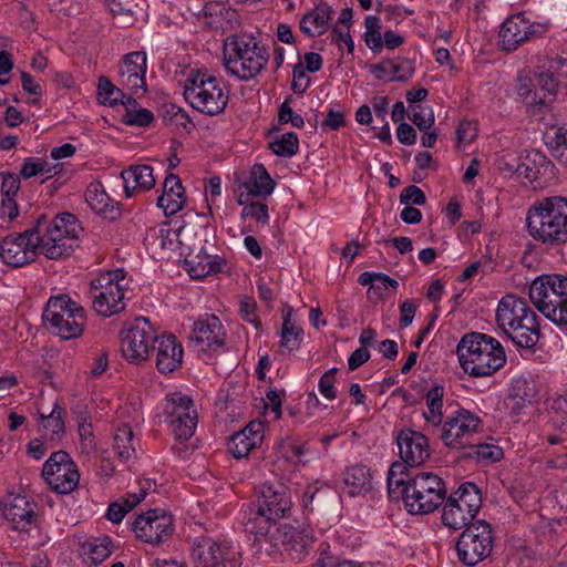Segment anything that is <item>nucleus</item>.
Segmentation results:
<instances>
[{
  "instance_id": "1",
  "label": "nucleus",
  "mask_w": 567,
  "mask_h": 567,
  "mask_svg": "<svg viewBox=\"0 0 567 567\" xmlns=\"http://www.w3.org/2000/svg\"><path fill=\"white\" fill-rule=\"evenodd\" d=\"M292 506L291 495L286 485H260L254 506L245 512V532L254 536L255 542L272 547L282 546L285 550L292 551L300 558L313 542V533L306 524L281 523L291 515Z\"/></svg>"
},
{
  "instance_id": "2",
  "label": "nucleus",
  "mask_w": 567,
  "mask_h": 567,
  "mask_svg": "<svg viewBox=\"0 0 567 567\" xmlns=\"http://www.w3.org/2000/svg\"><path fill=\"white\" fill-rule=\"evenodd\" d=\"M525 229L546 247L567 244V198L553 196L533 203L526 212Z\"/></svg>"
},
{
  "instance_id": "3",
  "label": "nucleus",
  "mask_w": 567,
  "mask_h": 567,
  "mask_svg": "<svg viewBox=\"0 0 567 567\" xmlns=\"http://www.w3.org/2000/svg\"><path fill=\"white\" fill-rule=\"evenodd\" d=\"M498 328L519 348L533 349L539 341L537 315L515 295L504 296L496 308Z\"/></svg>"
},
{
  "instance_id": "4",
  "label": "nucleus",
  "mask_w": 567,
  "mask_h": 567,
  "mask_svg": "<svg viewBox=\"0 0 567 567\" xmlns=\"http://www.w3.org/2000/svg\"><path fill=\"white\" fill-rule=\"evenodd\" d=\"M268 61L267 48L252 34H235L228 37L224 42V68L229 75L238 80L254 79Z\"/></svg>"
},
{
  "instance_id": "5",
  "label": "nucleus",
  "mask_w": 567,
  "mask_h": 567,
  "mask_svg": "<svg viewBox=\"0 0 567 567\" xmlns=\"http://www.w3.org/2000/svg\"><path fill=\"white\" fill-rule=\"evenodd\" d=\"M457 354L462 369L472 377L492 375L506 362L502 344L496 339L477 332L462 338Z\"/></svg>"
},
{
  "instance_id": "6",
  "label": "nucleus",
  "mask_w": 567,
  "mask_h": 567,
  "mask_svg": "<svg viewBox=\"0 0 567 567\" xmlns=\"http://www.w3.org/2000/svg\"><path fill=\"white\" fill-rule=\"evenodd\" d=\"M184 97L194 110L215 116L226 109L229 93L223 79L206 70H190L184 83Z\"/></svg>"
},
{
  "instance_id": "7",
  "label": "nucleus",
  "mask_w": 567,
  "mask_h": 567,
  "mask_svg": "<svg viewBox=\"0 0 567 567\" xmlns=\"http://www.w3.org/2000/svg\"><path fill=\"white\" fill-rule=\"evenodd\" d=\"M534 307L557 326H567V277L549 274L535 278L528 289Z\"/></svg>"
},
{
  "instance_id": "8",
  "label": "nucleus",
  "mask_w": 567,
  "mask_h": 567,
  "mask_svg": "<svg viewBox=\"0 0 567 567\" xmlns=\"http://www.w3.org/2000/svg\"><path fill=\"white\" fill-rule=\"evenodd\" d=\"M559 85L567 87V63L560 60L551 62L548 69L533 78L519 75L516 91L526 104L544 106L556 99Z\"/></svg>"
},
{
  "instance_id": "9",
  "label": "nucleus",
  "mask_w": 567,
  "mask_h": 567,
  "mask_svg": "<svg viewBox=\"0 0 567 567\" xmlns=\"http://www.w3.org/2000/svg\"><path fill=\"white\" fill-rule=\"evenodd\" d=\"M130 286L131 279L124 269H113L97 275L90 284L93 309L106 318L120 313L126 307Z\"/></svg>"
},
{
  "instance_id": "10",
  "label": "nucleus",
  "mask_w": 567,
  "mask_h": 567,
  "mask_svg": "<svg viewBox=\"0 0 567 567\" xmlns=\"http://www.w3.org/2000/svg\"><path fill=\"white\" fill-rule=\"evenodd\" d=\"M42 227L40 231L41 254L49 259H59L69 256L76 246L81 230L78 219L73 214L63 213L48 221L41 216Z\"/></svg>"
},
{
  "instance_id": "11",
  "label": "nucleus",
  "mask_w": 567,
  "mask_h": 567,
  "mask_svg": "<svg viewBox=\"0 0 567 567\" xmlns=\"http://www.w3.org/2000/svg\"><path fill=\"white\" fill-rule=\"evenodd\" d=\"M445 497L442 478L430 472H421L409 478L402 488V498L410 514L423 515L433 513Z\"/></svg>"
},
{
  "instance_id": "12",
  "label": "nucleus",
  "mask_w": 567,
  "mask_h": 567,
  "mask_svg": "<svg viewBox=\"0 0 567 567\" xmlns=\"http://www.w3.org/2000/svg\"><path fill=\"white\" fill-rule=\"evenodd\" d=\"M43 320L54 333L68 340L82 334L86 317L81 305L66 295H59L49 299Z\"/></svg>"
},
{
  "instance_id": "13",
  "label": "nucleus",
  "mask_w": 567,
  "mask_h": 567,
  "mask_svg": "<svg viewBox=\"0 0 567 567\" xmlns=\"http://www.w3.org/2000/svg\"><path fill=\"white\" fill-rule=\"evenodd\" d=\"M190 558L195 567H241L243 553L238 545L221 537L198 536L193 540Z\"/></svg>"
},
{
  "instance_id": "14",
  "label": "nucleus",
  "mask_w": 567,
  "mask_h": 567,
  "mask_svg": "<svg viewBox=\"0 0 567 567\" xmlns=\"http://www.w3.org/2000/svg\"><path fill=\"white\" fill-rule=\"evenodd\" d=\"M163 414L179 441H186L195 433L198 415L193 400L181 392L166 394L162 402Z\"/></svg>"
},
{
  "instance_id": "15",
  "label": "nucleus",
  "mask_w": 567,
  "mask_h": 567,
  "mask_svg": "<svg viewBox=\"0 0 567 567\" xmlns=\"http://www.w3.org/2000/svg\"><path fill=\"white\" fill-rule=\"evenodd\" d=\"M42 223V219H38L34 228L3 238L0 244V257L3 262L12 267H22L35 260L37 255L41 252Z\"/></svg>"
},
{
  "instance_id": "16",
  "label": "nucleus",
  "mask_w": 567,
  "mask_h": 567,
  "mask_svg": "<svg viewBox=\"0 0 567 567\" xmlns=\"http://www.w3.org/2000/svg\"><path fill=\"white\" fill-rule=\"evenodd\" d=\"M41 475L50 488L58 494H70L80 483V470L65 451L53 452L42 465Z\"/></svg>"
},
{
  "instance_id": "17",
  "label": "nucleus",
  "mask_w": 567,
  "mask_h": 567,
  "mask_svg": "<svg viewBox=\"0 0 567 567\" xmlns=\"http://www.w3.org/2000/svg\"><path fill=\"white\" fill-rule=\"evenodd\" d=\"M156 332L145 317L136 318L120 334L122 355L131 363H141L150 358Z\"/></svg>"
},
{
  "instance_id": "18",
  "label": "nucleus",
  "mask_w": 567,
  "mask_h": 567,
  "mask_svg": "<svg viewBox=\"0 0 567 567\" xmlns=\"http://www.w3.org/2000/svg\"><path fill=\"white\" fill-rule=\"evenodd\" d=\"M493 549V534L485 522L467 527L456 543L458 559L466 566H475L484 560Z\"/></svg>"
},
{
  "instance_id": "19",
  "label": "nucleus",
  "mask_w": 567,
  "mask_h": 567,
  "mask_svg": "<svg viewBox=\"0 0 567 567\" xmlns=\"http://www.w3.org/2000/svg\"><path fill=\"white\" fill-rule=\"evenodd\" d=\"M480 416L466 409L458 408L452 411L439 430L440 439L444 445L452 449H463L467 446L474 434L481 426Z\"/></svg>"
},
{
  "instance_id": "20",
  "label": "nucleus",
  "mask_w": 567,
  "mask_h": 567,
  "mask_svg": "<svg viewBox=\"0 0 567 567\" xmlns=\"http://www.w3.org/2000/svg\"><path fill=\"white\" fill-rule=\"evenodd\" d=\"M205 229L197 223H184L177 228H161V247L177 251L181 257L187 258L196 251H203L205 246Z\"/></svg>"
},
{
  "instance_id": "21",
  "label": "nucleus",
  "mask_w": 567,
  "mask_h": 567,
  "mask_svg": "<svg viewBox=\"0 0 567 567\" xmlns=\"http://www.w3.org/2000/svg\"><path fill=\"white\" fill-rule=\"evenodd\" d=\"M132 529L140 540L158 545L167 540L174 533V522L171 514L163 509H151L138 515Z\"/></svg>"
},
{
  "instance_id": "22",
  "label": "nucleus",
  "mask_w": 567,
  "mask_h": 567,
  "mask_svg": "<svg viewBox=\"0 0 567 567\" xmlns=\"http://www.w3.org/2000/svg\"><path fill=\"white\" fill-rule=\"evenodd\" d=\"M147 56L144 51L125 54L118 68V85L130 95L142 97L147 93Z\"/></svg>"
},
{
  "instance_id": "23",
  "label": "nucleus",
  "mask_w": 567,
  "mask_h": 567,
  "mask_svg": "<svg viewBox=\"0 0 567 567\" xmlns=\"http://www.w3.org/2000/svg\"><path fill=\"white\" fill-rule=\"evenodd\" d=\"M546 30V24L532 22L523 13L514 14L507 18L502 24L499 31L502 49L505 51H514L524 42L543 34Z\"/></svg>"
},
{
  "instance_id": "24",
  "label": "nucleus",
  "mask_w": 567,
  "mask_h": 567,
  "mask_svg": "<svg viewBox=\"0 0 567 567\" xmlns=\"http://www.w3.org/2000/svg\"><path fill=\"white\" fill-rule=\"evenodd\" d=\"M508 169L522 178L525 184L534 185V187H542L548 178L554 176L553 163L539 151H530L520 155L517 166L515 168L511 166Z\"/></svg>"
},
{
  "instance_id": "25",
  "label": "nucleus",
  "mask_w": 567,
  "mask_h": 567,
  "mask_svg": "<svg viewBox=\"0 0 567 567\" xmlns=\"http://www.w3.org/2000/svg\"><path fill=\"white\" fill-rule=\"evenodd\" d=\"M192 340L198 351L216 352L225 344L226 331L218 317L205 315L194 322Z\"/></svg>"
},
{
  "instance_id": "26",
  "label": "nucleus",
  "mask_w": 567,
  "mask_h": 567,
  "mask_svg": "<svg viewBox=\"0 0 567 567\" xmlns=\"http://www.w3.org/2000/svg\"><path fill=\"white\" fill-rule=\"evenodd\" d=\"M35 507L25 495L10 494L1 504V513L13 529L27 530L37 520Z\"/></svg>"
},
{
  "instance_id": "27",
  "label": "nucleus",
  "mask_w": 567,
  "mask_h": 567,
  "mask_svg": "<svg viewBox=\"0 0 567 567\" xmlns=\"http://www.w3.org/2000/svg\"><path fill=\"white\" fill-rule=\"evenodd\" d=\"M155 364L161 373L174 372L182 365L184 350L176 337L171 333L156 336L152 351Z\"/></svg>"
},
{
  "instance_id": "28",
  "label": "nucleus",
  "mask_w": 567,
  "mask_h": 567,
  "mask_svg": "<svg viewBox=\"0 0 567 567\" xmlns=\"http://www.w3.org/2000/svg\"><path fill=\"white\" fill-rule=\"evenodd\" d=\"M237 194L258 199L268 198L275 190L276 183L262 164H254L249 172L237 179Z\"/></svg>"
},
{
  "instance_id": "29",
  "label": "nucleus",
  "mask_w": 567,
  "mask_h": 567,
  "mask_svg": "<svg viewBox=\"0 0 567 567\" xmlns=\"http://www.w3.org/2000/svg\"><path fill=\"white\" fill-rule=\"evenodd\" d=\"M398 447L404 464L422 465L430 457V445L426 436L415 431H403L398 436Z\"/></svg>"
},
{
  "instance_id": "30",
  "label": "nucleus",
  "mask_w": 567,
  "mask_h": 567,
  "mask_svg": "<svg viewBox=\"0 0 567 567\" xmlns=\"http://www.w3.org/2000/svg\"><path fill=\"white\" fill-rule=\"evenodd\" d=\"M265 425L262 421H250L243 430L236 432L228 442V451L236 458H244L261 445Z\"/></svg>"
},
{
  "instance_id": "31",
  "label": "nucleus",
  "mask_w": 567,
  "mask_h": 567,
  "mask_svg": "<svg viewBox=\"0 0 567 567\" xmlns=\"http://www.w3.org/2000/svg\"><path fill=\"white\" fill-rule=\"evenodd\" d=\"M371 75L383 82H406L415 72L413 63L408 59H385L369 66Z\"/></svg>"
},
{
  "instance_id": "32",
  "label": "nucleus",
  "mask_w": 567,
  "mask_h": 567,
  "mask_svg": "<svg viewBox=\"0 0 567 567\" xmlns=\"http://www.w3.org/2000/svg\"><path fill=\"white\" fill-rule=\"evenodd\" d=\"M445 389L435 384L424 395L425 406L422 412L424 429L426 431H439L445 421L444 412Z\"/></svg>"
},
{
  "instance_id": "33",
  "label": "nucleus",
  "mask_w": 567,
  "mask_h": 567,
  "mask_svg": "<svg viewBox=\"0 0 567 567\" xmlns=\"http://www.w3.org/2000/svg\"><path fill=\"white\" fill-rule=\"evenodd\" d=\"M186 202L185 189L179 177L168 174L163 184L162 195L157 199V206L166 216H172L183 210Z\"/></svg>"
},
{
  "instance_id": "34",
  "label": "nucleus",
  "mask_w": 567,
  "mask_h": 567,
  "mask_svg": "<svg viewBox=\"0 0 567 567\" xmlns=\"http://www.w3.org/2000/svg\"><path fill=\"white\" fill-rule=\"evenodd\" d=\"M184 266L192 278L200 279L220 272L225 266V259L207 252L204 248L203 251H196L185 258Z\"/></svg>"
},
{
  "instance_id": "35",
  "label": "nucleus",
  "mask_w": 567,
  "mask_h": 567,
  "mask_svg": "<svg viewBox=\"0 0 567 567\" xmlns=\"http://www.w3.org/2000/svg\"><path fill=\"white\" fill-rule=\"evenodd\" d=\"M124 181V189L127 197L134 196L136 193H143L155 186L156 179L153 168L150 165L140 164L132 165L122 173Z\"/></svg>"
},
{
  "instance_id": "36",
  "label": "nucleus",
  "mask_w": 567,
  "mask_h": 567,
  "mask_svg": "<svg viewBox=\"0 0 567 567\" xmlns=\"http://www.w3.org/2000/svg\"><path fill=\"white\" fill-rule=\"evenodd\" d=\"M344 491L351 496L365 495L372 489V474L365 465H352L343 472Z\"/></svg>"
},
{
  "instance_id": "37",
  "label": "nucleus",
  "mask_w": 567,
  "mask_h": 567,
  "mask_svg": "<svg viewBox=\"0 0 567 567\" xmlns=\"http://www.w3.org/2000/svg\"><path fill=\"white\" fill-rule=\"evenodd\" d=\"M332 17L333 10L330 6L318 4L301 18L300 29L309 37L321 35L327 31Z\"/></svg>"
},
{
  "instance_id": "38",
  "label": "nucleus",
  "mask_w": 567,
  "mask_h": 567,
  "mask_svg": "<svg viewBox=\"0 0 567 567\" xmlns=\"http://www.w3.org/2000/svg\"><path fill=\"white\" fill-rule=\"evenodd\" d=\"M87 205L96 214L109 218H115L118 214L117 203L105 192L101 183H91L85 192Z\"/></svg>"
},
{
  "instance_id": "39",
  "label": "nucleus",
  "mask_w": 567,
  "mask_h": 567,
  "mask_svg": "<svg viewBox=\"0 0 567 567\" xmlns=\"http://www.w3.org/2000/svg\"><path fill=\"white\" fill-rule=\"evenodd\" d=\"M64 410L55 403L52 411L45 415L41 413L38 427L41 435L48 441H60L65 433Z\"/></svg>"
},
{
  "instance_id": "40",
  "label": "nucleus",
  "mask_w": 567,
  "mask_h": 567,
  "mask_svg": "<svg viewBox=\"0 0 567 567\" xmlns=\"http://www.w3.org/2000/svg\"><path fill=\"white\" fill-rule=\"evenodd\" d=\"M115 549L110 536L103 535L84 542L81 545V555L89 565H99L104 561Z\"/></svg>"
},
{
  "instance_id": "41",
  "label": "nucleus",
  "mask_w": 567,
  "mask_h": 567,
  "mask_svg": "<svg viewBox=\"0 0 567 567\" xmlns=\"http://www.w3.org/2000/svg\"><path fill=\"white\" fill-rule=\"evenodd\" d=\"M474 515L458 503L454 496H450L442 509V522L451 529H461L474 519Z\"/></svg>"
},
{
  "instance_id": "42",
  "label": "nucleus",
  "mask_w": 567,
  "mask_h": 567,
  "mask_svg": "<svg viewBox=\"0 0 567 567\" xmlns=\"http://www.w3.org/2000/svg\"><path fill=\"white\" fill-rule=\"evenodd\" d=\"M137 442L138 441L128 424L123 423L116 427L113 440V447L122 461L127 462L136 457Z\"/></svg>"
},
{
  "instance_id": "43",
  "label": "nucleus",
  "mask_w": 567,
  "mask_h": 567,
  "mask_svg": "<svg viewBox=\"0 0 567 567\" xmlns=\"http://www.w3.org/2000/svg\"><path fill=\"white\" fill-rule=\"evenodd\" d=\"M264 200L265 199L245 197L243 194H237V203L243 206L240 217L243 219H252L260 226H267L270 216L268 205L264 203Z\"/></svg>"
},
{
  "instance_id": "44",
  "label": "nucleus",
  "mask_w": 567,
  "mask_h": 567,
  "mask_svg": "<svg viewBox=\"0 0 567 567\" xmlns=\"http://www.w3.org/2000/svg\"><path fill=\"white\" fill-rule=\"evenodd\" d=\"M291 317L292 309L290 308L284 316L280 336V346L288 352L297 351L300 348L303 338L302 327L299 323L293 322Z\"/></svg>"
},
{
  "instance_id": "45",
  "label": "nucleus",
  "mask_w": 567,
  "mask_h": 567,
  "mask_svg": "<svg viewBox=\"0 0 567 567\" xmlns=\"http://www.w3.org/2000/svg\"><path fill=\"white\" fill-rule=\"evenodd\" d=\"M204 18L205 23L212 28V29H220L226 30L229 24L230 20L234 16H236L235 10L226 7L224 3L220 2H209L207 3L204 9Z\"/></svg>"
},
{
  "instance_id": "46",
  "label": "nucleus",
  "mask_w": 567,
  "mask_h": 567,
  "mask_svg": "<svg viewBox=\"0 0 567 567\" xmlns=\"http://www.w3.org/2000/svg\"><path fill=\"white\" fill-rule=\"evenodd\" d=\"M511 396L519 406L536 402L538 400L536 382L523 377L514 378L511 382Z\"/></svg>"
},
{
  "instance_id": "47",
  "label": "nucleus",
  "mask_w": 567,
  "mask_h": 567,
  "mask_svg": "<svg viewBox=\"0 0 567 567\" xmlns=\"http://www.w3.org/2000/svg\"><path fill=\"white\" fill-rule=\"evenodd\" d=\"M358 282L365 287L369 286L378 297H383L389 288L396 289L399 282L383 272L364 271L358 277Z\"/></svg>"
},
{
  "instance_id": "48",
  "label": "nucleus",
  "mask_w": 567,
  "mask_h": 567,
  "mask_svg": "<svg viewBox=\"0 0 567 567\" xmlns=\"http://www.w3.org/2000/svg\"><path fill=\"white\" fill-rule=\"evenodd\" d=\"M122 104L125 106V113L123 115V121L125 124L131 126L145 127L153 122V113L147 109L137 107V102L132 97V95L126 97V101H122Z\"/></svg>"
},
{
  "instance_id": "49",
  "label": "nucleus",
  "mask_w": 567,
  "mask_h": 567,
  "mask_svg": "<svg viewBox=\"0 0 567 567\" xmlns=\"http://www.w3.org/2000/svg\"><path fill=\"white\" fill-rule=\"evenodd\" d=\"M452 496H454L455 499L464 506V508L476 516L482 505V495L475 484L471 482L462 484L457 491L452 494Z\"/></svg>"
},
{
  "instance_id": "50",
  "label": "nucleus",
  "mask_w": 567,
  "mask_h": 567,
  "mask_svg": "<svg viewBox=\"0 0 567 567\" xmlns=\"http://www.w3.org/2000/svg\"><path fill=\"white\" fill-rule=\"evenodd\" d=\"M381 29L382 24L379 17L369 14L364 18L363 40L373 53H380L383 49Z\"/></svg>"
},
{
  "instance_id": "51",
  "label": "nucleus",
  "mask_w": 567,
  "mask_h": 567,
  "mask_svg": "<svg viewBox=\"0 0 567 567\" xmlns=\"http://www.w3.org/2000/svg\"><path fill=\"white\" fill-rule=\"evenodd\" d=\"M145 495L146 493L141 491L138 494L130 495L123 501L110 504L106 511V518L115 524L121 523L125 515L145 498Z\"/></svg>"
},
{
  "instance_id": "52",
  "label": "nucleus",
  "mask_w": 567,
  "mask_h": 567,
  "mask_svg": "<svg viewBox=\"0 0 567 567\" xmlns=\"http://www.w3.org/2000/svg\"><path fill=\"white\" fill-rule=\"evenodd\" d=\"M99 95L104 104L113 105L117 101H126L131 95L122 87L114 85L109 78L99 79Z\"/></svg>"
},
{
  "instance_id": "53",
  "label": "nucleus",
  "mask_w": 567,
  "mask_h": 567,
  "mask_svg": "<svg viewBox=\"0 0 567 567\" xmlns=\"http://www.w3.org/2000/svg\"><path fill=\"white\" fill-rule=\"evenodd\" d=\"M299 141L293 132L284 133L270 143V150L278 156L291 157L298 152Z\"/></svg>"
},
{
  "instance_id": "54",
  "label": "nucleus",
  "mask_w": 567,
  "mask_h": 567,
  "mask_svg": "<svg viewBox=\"0 0 567 567\" xmlns=\"http://www.w3.org/2000/svg\"><path fill=\"white\" fill-rule=\"evenodd\" d=\"M547 145L551 155L567 166V130L559 127L548 137Z\"/></svg>"
},
{
  "instance_id": "55",
  "label": "nucleus",
  "mask_w": 567,
  "mask_h": 567,
  "mask_svg": "<svg viewBox=\"0 0 567 567\" xmlns=\"http://www.w3.org/2000/svg\"><path fill=\"white\" fill-rule=\"evenodd\" d=\"M406 466L404 463L394 462L388 471V488L390 493H401L402 488L405 487L406 480Z\"/></svg>"
},
{
  "instance_id": "56",
  "label": "nucleus",
  "mask_w": 567,
  "mask_h": 567,
  "mask_svg": "<svg viewBox=\"0 0 567 567\" xmlns=\"http://www.w3.org/2000/svg\"><path fill=\"white\" fill-rule=\"evenodd\" d=\"M410 120L419 130H430L434 125V112L431 106L421 104L410 107Z\"/></svg>"
},
{
  "instance_id": "57",
  "label": "nucleus",
  "mask_w": 567,
  "mask_h": 567,
  "mask_svg": "<svg viewBox=\"0 0 567 567\" xmlns=\"http://www.w3.org/2000/svg\"><path fill=\"white\" fill-rule=\"evenodd\" d=\"M477 136L476 123L468 120H463L458 123L456 128V142L458 147H466Z\"/></svg>"
},
{
  "instance_id": "58",
  "label": "nucleus",
  "mask_w": 567,
  "mask_h": 567,
  "mask_svg": "<svg viewBox=\"0 0 567 567\" xmlns=\"http://www.w3.org/2000/svg\"><path fill=\"white\" fill-rule=\"evenodd\" d=\"M86 413L82 414L78 424V433L81 440V447L83 452H90L94 449V435L92 424L87 421Z\"/></svg>"
},
{
  "instance_id": "59",
  "label": "nucleus",
  "mask_w": 567,
  "mask_h": 567,
  "mask_svg": "<svg viewBox=\"0 0 567 567\" xmlns=\"http://www.w3.org/2000/svg\"><path fill=\"white\" fill-rule=\"evenodd\" d=\"M336 373L337 369L331 368L321 375L318 383V390L320 394L329 401H332L337 398V390L334 386Z\"/></svg>"
},
{
  "instance_id": "60",
  "label": "nucleus",
  "mask_w": 567,
  "mask_h": 567,
  "mask_svg": "<svg viewBox=\"0 0 567 567\" xmlns=\"http://www.w3.org/2000/svg\"><path fill=\"white\" fill-rule=\"evenodd\" d=\"M474 447L476 456L482 461L495 462L503 455L502 449L493 443L477 444Z\"/></svg>"
},
{
  "instance_id": "61",
  "label": "nucleus",
  "mask_w": 567,
  "mask_h": 567,
  "mask_svg": "<svg viewBox=\"0 0 567 567\" xmlns=\"http://www.w3.org/2000/svg\"><path fill=\"white\" fill-rule=\"evenodd\" d=\"M400 202L403 205H424L426 202L425 194L417 186H408L403 188L400 195Z\"/></svg>"
},
{
  "instance_id": "62",
  "label": "nucleus",
  "mask_w": 567,
  "mask_h": 567,
  "mask_svg": "<svg viewBox=\"0 0 567 567\" xmlns=\"http://www.w3.org/2000/svg\"><path fill=\"white\" fill-rule=\"evenodd\" d=\"M344 112L340 105H331L328 110L326 120L322 124L323 127L336 131L344 126Z\"/></svg>"
},
{
  "instance_id": "63",
  "label": "nucleus",
  "mask_w": 567,
  "mask_h": 567,
  "mask_svg": "<svg viewBox=\"0 0 567 567\" xmlns=\"http://www.w3.org/2000/svg\"><path fill=\"white\" fill-rule=\"evenodd\" d=\"M21 85L27 94L33 96L30 103L37 104L42 95V86L40 85V83L37 82L31 74L22 72Z\"/></svg>"
},
{
  "instance_id": "64",
  "label": "nucleus",
  "mask_w": 567,
  "mask_h": 567,
  "mask_svg": "<svg viewBox=\"0 0 567 567\" xmlns=\"http://www.w3.org/2000/svg\"><path fill=\"white\" fill-rule=\"evenodd\" d=\"M331 39L340 49L344 47L349 53H353L354 41L350 35V29L334 27L331 31Z\"/></svg>"
}]
</instances>
